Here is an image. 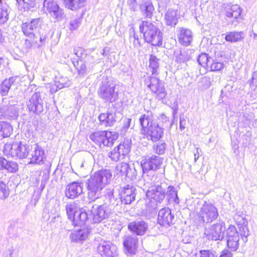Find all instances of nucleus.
<instances>
[{
	"label": "nucleus",
	"mask_w": 257,
	"mask_h": 257,
	"mask_svg": "<svg viewBox=\"0 0 257 257\" xmlns=\"http://www.w3.org/2000/svg\"><path fill=\"white\" fill-rule=\"evenodd\" d=\"M130 165L126 163L122 162L118 164L115 168V173L118 175L124 176Z\"/></svg>",
	"instance_id": "79ce46f5"
},
{
	"label": "nucleus",
	"mask_w": 257,
	"mask_h": 257,
	"mask_svg": "<svg viewBox=\"0 0 257 257\" xmlns=\"http://www.w3.org/2000/svg\"><path fill=\"white\" fill-rule=\"evenodd\" d=\"M225 230V223L223 221H219L206 228L204 233L209 239L221 240L224 238Z\"/></svg>",
	"instance_id": "ddd939ff"
},
{
	"label": "nucleus",
	"mask_w": 257,
	"mask_h": 257,
	"mask_svg": "<svg viewBox=\"0 0 257 257\" xmlns=\"http://www.w3.org/2000/svg\"><path fill=\"white\" fill-rule=\"evenodd\" d=\"M31 40L26 39L25 45L27 48H31L33 44H38L39 40L37 39H31Z\"/></svg>",
	"instance_id": "052dcab7"
},
{
	"label": "nucleus",
	"mask_w": 257,
	"mask_h": 257,
	"mask_svg": "<svg viewBox=\"0 0 257 257\" xmlns=\"http://www.w3.org/2000/svg\"><path fill=\"white\" fill-rule=\"evenodd\" d=\"M250 84L251 86L254 87V89L257 87V77H255L253 75Z\"/></svg>",
	"instance_id": "69168bd1"
},
{
	"label": "nucleus",
	"mask_w": 257,
	"mask_h": 257,
	"mask_svg": "<svg viewBox=\"0 0 257 257\" xmlns=\"http://www.w3.org/2000/svg\"><path fill=\"white\" fill-rule=\"evenodd\" d=\"M241 10L238 5H233L226 12L225 16L229 18L237 19L240 16Z\"/></svg>",
	"instance_id": "e433bc0d"
},
{
	"label": "nucleus",
	"mask_w": 257,
	"mask_h": 257,
	"mask_svg": "<svg viewBox=\"0 0 257 257\" xmlns=\"http://www.w3.org/2000/svg\"><path fill=\"white\" fill-rule=\"evenodd\" d=\"M137 171L134 167H131L130 166L127 170L124 177H126L128 180H134L137 179Z\"/></svg>",
	"instance_id": "8fccbe9b"
},
{
	"label": "nucleus",
	"mask_w": 257,
	"mask_h": 257,
	"mask_svg": "<svg viewBox=\"0 0 257 257\" xmlns=\"http://www.w3.org/2000/svg\"><path fill=\"white\" fill-rule=\"evenodd\" d=\"M13 128L8 122L1 121L0 124V140L4 138L9 137L12 134Z\"/></svg>",
	"instance_id": "f704fd0d"
},
{
	"label": "nucleus",
	"mask_w": 257,
	"mask_h": 257,
	"mask_svg": "<svg viewBox=\"0 0 257 257\" xmlns=\"http://www.w3.org/2000/svg\"><path fill=\"white\" fill-rule=\"evenodd\" d=\"M18 8L19 10H28L34 6L33 0H31L30 3L26 2L25 0H16Z\"/></svg>",
	"instance_id": "c03bdc74"
},
{
	"label": "nucleus",
	"mask_w": 257,
	"mask_h": 257,
	"mask_svg": "<svg viewBox=\"0 0 257 257\" xmlns=\"http://www.w3.org/2000/svg\"><path fill=\"white\" fill-rule=\"evenodd\" d=\"M43 7L47 14L57 21H61L65 17L63 10L53 0H44Z\"/></svg>",
	"instance_id": "4468645a"
},
{
	"label": "nucleus",
	"mask_w": 257,
	"mask_h": 257,
	"mask_svg": "<svg viewBox=\"0 0 257 257\" xmlns=\"http://www.w3.org/2000/svg\"><path fill=\"white\" fill-rule=\"evenodd\" d=\"M196 257H217L214 251L210 250H201Z\"/></svg>",
	"instance_id": "6e6d98bb"
},
{
	"label": "nucleus",
	"mask_w": 257,
	"mask_h": 257,
	"mask_svg": "<svg viewBox=\"0 0 257 257\" xmlns=\"http://www.w3.org/2000/svg\"><path fill=\"white\" fill-rule=\"evenodd\" d=\"M77 165L79 168L80 169H82L84 167L87 168L88 166V164L86 163L85 161L84 160H82L80 162H79Z\"/></svg>",
	"instance_id": "774afa93"
},
{
	"label": "nucleus",
	"mask_w": 257,
	"mask_h": 257,
	"mask_svg": "<svg viewBox=\"0 0 257 257\" xmlns=\"http://www.w3.org/2000/svg\"><path fill=\"white\" fill-rule=\"evenodd\" d=\"M66 210L68 218L70 220L74 217L76 211H78L76 203L74 202L68 203L66 205Z\"/></svg>",
	"instance_id": "37998d69"
},
{
	"label": "nucleus",
	"mask_w": 257,
	"mask_h": 257,
	"mask_svg": "<svg viewBox=\"0 0 257 257\" xmlns=\"http://www.w3.org/2000/svg\"><path fill=\"white\" fill-rule=\"evenodd\" d=\"M140 32L144 35L146 42L155 46L162 45L163 34L154 23L148 21H143L140 25Z\"/></svg>",
	"instance_id": "39448f33"
},
{
	"label": "nucleus",
	"mask_w": 257,
	"mask_h": 257,
	"mask_svg": "<svg viewBox=\"0 0 257 257\" xmlns=\"http://www.w3.org/2000/svg\"><path fill=\"white\" fill-rule=\"evenodd\" d=\"M244 34L242 32H227L225 37V40L227 42L234 43L241 41L244 38Z\"/></svg>",
	"instance_id": "72a5a7b5"
},
{
	"label": "nucleus",
	"mask_w": 257,
	"mask_h": 257,
	"mask_svg": "<svg viewBox=\"0 0 257 257\" xmlns=\"http://www.w3.org/2000/svg\"><path fill=\"white\" fill-rule=\"evenodd\" d=\"M83 184L79 182H73L69 184L66 188L65 195L70 199H74L82 192Z\"/></svg>",
	"instance_id": "5701e85b"
},
{
	"label": "nucleus",
	"mask_w": 257,
	"mask_h": 257,
	"mask_svg": "<svg viewBox=\"0 0 257 257\" xmlns=\"http://www.w3.org/2000/svg\"><path fill=\"white\" fill-rule=\"evenodd\" d=\"M49 87L50 88V92L51 94L55 93L58 91V89H59L58 85L55 82L54 84H49Z\"/></svg>",
	"instance_id": "680f3d73"
},
{
	"label": "nucleus",
	"mask_w": 257,
	"mask_h": 257,
	"mask_svg": "<svg viewBox=\"0 0 257 257\" xmlns=\"http://www.w3.org/2000/svg\"><path fill=\"white\" fill-rule=\"evenodd\" d=\"M212 59L206 53H201L198 56L197 61L199 65L204 68L208 67Z\"/></svg>",
	"instance_id": "a19ab883"
},
{
	"label": "nucleus",
	"mask_w": 257,
	"mask_h": 257,
	"mask_svg": "<svg viewBox=\"0 0 257 257\" xmlns=\"http://www.w3.org/2000/svg\"><path fill=\"white\" fill-rule=\"evenodd\" d=\"M31 146L20 142L7 143L5 145L3 152L7 156L19 159L28 158Z\"/></svg>",
	"instance_id": "423d86ee"
},
{
	"label": "nucleus",
	"mask_w": 257,
	"mask_h": 257,
	"mask_svg": "<svg viewBox=\"0 0 257 257\" xmlns=\"http://www.w3.org/2000/svg\"><path fill=\"white\" fill-rule=\"evenodd\" d=\"M210 67L212 71H221L224 68V64L217 60H213L210 64Z\"/></svg>",
	"instance_id": "864d4df0"
},
{
	"label": "nucleus",
	"mask_w": 257,
	"mask_h": 257,
	"mask_svg": "<svg viewBox=\"0 0 257 257\" xmlns=\"http://www.w3.org/2000/svg\"><path fill=\"white\" fill-rule=\"evenodd\" d=\"M139 122L142 126V131L146 132L149 127L156 123L155 116L151 111H147L139 118Z\"/></svg>",
	"instance_id": "4be33fe9"
},
{
	"label": "nucleus",
	"mask_w": 257,
	"mask_h": 257,
	"mask_svg": "<svg viewBox=\"0 0 257 257\" xmlns=\"http://www.w3.org/2000/svg\"><path fill=\"white\" fill-rule=\"evenodd\" d=\"M134 2L135 4L140 6V9L146 18H152L154 9L149 0H134Z\"/></svg>",
	"instance_id": "a878e982"
},
{
	"label": "nucleus",
	"mask_w": 257,
	"mask_h": 257,
	"mask_svg": "<svg viewBox=\"0 0 257 257\" xmlns=\"http://www.w3.org/2000/svg\"><path fill=\"white\" fill-rule=\"evenodd\" d=\"M45 153L43 149L38 144L31 145L28 159L29 164L41 165L44 163Z\"/></svg>",
	"instance_id": "dca6fc26"
},
{
	"label": "nucleus",
	"mask_w": 257,
	"mask_h": 257,
	"mask_svg": "<svg viewBox=\"0 0 257 257\" xmlns=\"http://www.w3.org/2000/svg\"><path fill=\"white\" fill-rule=\"evenodd\" d=\"M148 228L147 223L143 220H136L128 224V229L135 235H143L147 231Z\"/></svg>",
	"instance_id": "aec40b11"
},
{
	"label": "nucleus",
	"mask_w": 257,
	"mask_h": 257,
	"mask_svg": "<svg viewBox=\"0 0 257 257\" xmlns=\"http://www.w3.org/2000/svg\"><path fill=\"white\" fill-rule=\"evenodd\" d=\"M89 232V229L86 227L75 229L70 234V238L73 242L84 240L87 238Z\"/></svg>",
	"instance_id": "bb28decb"
},
{
	"label": "nucleus",
	"mask_w": 257,
	"mask_h": 257,
	"mask_svg": "<svg viewBox=\"0 0 257 257\" xmlns=\"http://www.w3.org/2000/svg\"><path fill=\"white\" fill-rule=\"evenodd\" d=\"M89 218L88 214L85 210L79 209L78 211H76L74 217L72 218L70 221L74 226H81L83 225Z\"/></svg>",
	"instance_id": "cd10ccee"
},
{
	"label": "nucleus",
	"mask_w": 257,
	"mask_h": 257,
	"mask_svg": "<svg viewBox=\"0 0 257 257\" xmlns=\"http://www.w3.org/2000/svg\"><path fill=\"white\" fill-rule=\"evenodd\" d=\"M0 193L2 194V195L4 198H7L9 195V190L7 188L6 184H5L3 181L0 180Z\"/></svg>",
	"instance_id": "13d9d810"
},
{
	"label": "nucleus",
	"mask_w": 257,
	"mask_h": 257,
	"mask_svg": "<svg viewBox=\"0 0 257 257\" xmlns=\"http://www.w3.org/2000/svg\"><path fill=\"white\" fill-rule=\"evenodd\" d=\"M112 177L109 170H101L95 172L88 179L86 188L88 199L94 201L99 198L102 190L109 183Z\"/></svg>",
	"instance_id": "f03ea898"
},
{
	"label": "nucleus",
	"mask_w": 257,
	"mask_h": 257,
	"mask_svg": "<svg viewBox=\"0 0 257 257\" xmlns=\"http://www.w3.org/2000/svg\"><path fill=\"white\" fill-rule=\"evenodd\" d=\"M234 218L237 223L238 231L234 225H229L226 231L227 246L232 251H235L239 245V236L244 242L247 241L249 231L247 226V221L244 217L237 213Z\"/></svg>",
	"instance_id": "f257e3e1"
},
{
	"label": "nucleus",
	"mask_w": 257,
	"mask_h": 257,
	"mask_svg": "<svg viewBox=\"0 0 257 257\" xmlns=\"http://www.w3.org/2000/svg\"><path fill=\"white\" fill-rule=\"evenodd\" d=\"M175 216L168 207L160 209L158 215V223L162 226L167 227L174 223Z\"/></svg>",
	"instance_id": "f3484780"
},
{
	"label": "nucleus",
	"mask_w": 257,
	"mask_h": 257,
	"mask_svg": "<svg viewBox=\"0 0 257 257\" xmlns=\"http://www.w3.org/2000/svg\"><path fill=\"white\" fill-rule=\"evenodd\" d=\"M100 123L105 127L112 126L116 122V114L112 111H107L105 113H101L98 116Z\"/></svg>",
	"instance_id": "393cba45"
},
{
	"label": "nucleus",
	"mask_w": 257,
	"mask_h": 257,
	"mask_svg": "<svg viewBox=\"0 0 257 257\" xmlns=\"http://www.w3.org/2000/svg\"><path fill=\"white\" fill-rule=\"evenodd\" d=\"M138 243V237L134 234L126 235L123 237L124 247L130 254H134L135 253Z\"/></svg>",
	"instance_id": "b1692460"
},
{
	"label": "nucleus",
	"mask_w": 257,
	"mask_h": 257,
	"mask_svg": "<svg viewBox=\"0 0 257 257\" xmlns=\"http://www.w3.org/2000/svg\"><path fill=\"white\" fill-rule=\"evenodd\" d=\"M86 0H68L65 5L68 9L75 11L83 7Z\"/></svg>",
	"instance_id": "4c0bfd02"
},
{
	"label": "nucleus",
	"mask_w": 257,
	"mask_h": 257,
	"mask_svg": "<svg viewBox=\"0 0 257 257\" xmlns=\"http://www.w3.org/2000/svg\"><path fill=\"white\" fill-rule=\"evenodd\" d=\"M178 18L177 11L172 9L168 10L165 15L166 25L174 27L178 22Z\"/></svg>",
	"instance_id": "2f4dec72"
},
{
	"label": "nucleus",
	"mask_w": 257,
	"mask_h": 257,
	"mask_svg": "<svg viewBox=\"0 0 257 257\" xmlns=\"http://www.w3.org/2000/svg\"><path fill=\"white\" fill-rule=\"evenodd\" d=\"M219 257H233L232 253L227 249H224Z\"/></svg>",
	"instance_id": "e2e57ef3"
},
{
	"label": "nucleus",
	"mask_w": 257,
	"mask_h": 257,
	"mask_svg": "<svg viewBox=\"0 0 257 257\" xmlns=\"http://www.w3.org/2000/svg\"><path fill=\"white\" fill-rule=\"evenodd\" d=\"M119 202L113 195V189L109 188L104 195V203L101 205L92 206L89 217L94 223H100L107 219L110 215V211L117 205Z\"/></svg>",
	"instance_id": "7ed1b4c3"
},
{
	"label": "nucleus",
	"mask_w": 257,
	"mask_h": 257,
	"mask_svg": "<svg viewBox=\"0 0 257 257\" xmlns=\"http://www.w3.org/2000/svg\"><path fill=\"white\" fill-rule=\"evenodd\" d=\"M149 62V68L152 74H158V69L159 66V59L156 56L151 55Z\"/></svg>",
	"instance_id": "ea45409f"
},
{
	"label": "nucleus",
	"mask_w": 257,
	"mask_h": 257,
	"mask_svg": "<svg viewBox=\"0 0 257 257\" xmlns=\"http://www.w3.org/2000/svg\"><path fill=\"white\" fill-rule=\"evenodd\" d=\"M163 161V158L153 154L142 157L141 166L145 182L152 183L155 180H157L155 172L160 168Z\"/></svg>",
	"instance_id": "20e7f679"
},
{
	"label": "nucleus",
	"mask_w": 257,
	"mask_h": 257,
	"mask_svg": "<svg viewBox=\"0 0 257 257\" xmlns=\"http://www.w3.org/2000/svg\"><path fill=\"white\" fill-rule=\"evenodd\" d=\"M166 144L165 142H159L156 146H154V149L156 153L159 155H163L166 151Z\"/></svg>",
	"instance_id": "603ef678"
},
{
	"label": "nucleus",
	"mask_w": 257,
	"mask_h": 257,
	"mask_svg": "<svg viewBox=\"0 0 257 257\" xmlns=\"http://www.w3.org/2000/svg\"><path fill=\"white\" fill-rule=\"evenodd\" d=\"M43 100L40 92H35L32 94L27 102L28 110L35 114H39L43 111Z\"/></svg>",
	"instance_id": "2eb2a0df"
},
{
	"label": "nucleus",
	"mask_w": 257,
	"mask_h": 257,
	"mask_svg": "<svg viewBox=\"0 0 257 257\" xmlns=\"http://www.w3.org/2000/svg\"><path fill=\"white\" fill-rule=\"evenodd\" d=\"M192 40V32L189 29L182 28L179 35V41L184 46H188Z\"/></svg>",
	"instance_id": "7c9ffc66"
},
{
	"label": "nucleus",
	"mask_w": 257,
	"mask_h": 257,
	"mask_svg": "<svg viewBox=\"0 0 257 257\" xmlns=\"http://www.w3.org/2000/svg\"><path fill=\"white\" fill-rule=\"evenodd\" d=\"M148 187V190L146 192L147 197L155 201L161 202L165 197L166 190L162 186V184L159 180H155L152 183L145 182Z\"/></svg>",
	"instance_id": "9d476101"
},
{
	"label": "nucleus",
	"mask_w": 257,
	"mask_h": 257,
	"mask_svg": "<svg viewBox=\"0 0 257 257\" xmlns=\"http://www.w3.org/2000/svg\"><path fill=\"white\" fill-rule=\"evenodd\" d=\"M166 196L168 201L174 202L176 203H179V198L178 197L177 191L173 186H170L168 187Z\"/></svg>",
	"instance_id": "58836bf2"
},
{
	"label": "nucleus",
	"mask_w": 257,
	"mask_h": 257,
	"mask_svg": "<svg viewBox=\"0 0 257 257\" xmlns=\"http://www.w3.org/2000/svg\"><path fill=\"white\" fill-rule=\"evenodd\" d=\"M55 82L58 85L59 89L69 87L71 83L70 81L66 77H61L58 80H56Z\"/></svg>",
	"instance_id": "3c124183"
},
{
	"label": "nucleus",
	"mask_w": 257,
	"mask_h": 257,
	"mask_svg": "<svg viewBox=\"0 0 257 257\" xmlns=\"http://www.w3.org/2000/svg\"><path fill=\"white\" fill-rule=\"evenodd\" d=\"M200 220L208 223L217 219L218 213L216 207L210 203L205 201L198 212Z\"/></svg>",
	"instance_id": "f8f14e48"
},
{
	"label": "nucleus",
	"mask_w": 257,
	"mask_h": 257,
	"mask_svg": "<svg viewBox=\"0 0 257 257\" xmlns=\"http://www.w3.org/2000/svg\"><path fill=\"white\" fill-rule=\"evenodd\" d=\"M146 132L153 142L159 141L163 134V129L159 126L157 122L152 126L149 127Z\"/></svg>",
	"instance_id": "c85d7f7f"
},
{
	"label": "nucleus",
	"mask_w": 257,
	"mask_h": 257,
	"mask_svg": "<svg viewBox=\"0 0 257 257\" xmlns=\"http://www.w3.org/2000/svg\"><path fill=\"white\" fill-rule=\"evenodd\" d=\"M98 253L102 257H117L116 246L109 241H102L97 247Z\"/></svg>",
	"instance_id": "a211bd4d"
},
{
	"label": "nucleus",
	"mask_w": 257,
	"mask_h": 257,
	"mask_svg": "<svg viewBox=\"0 0 257 257\" xmlns=\"http://www.w3.org/2000/svg\"><path fill=\"white\" fill-rule=\"evenodd\" d=\"M195 50L193 49H177L174 50V55L176 61L180 63H185L193 56Z\"/></svg>",
	"instance_id": "412c9836"
},
{
	"label": "nucleus",
	"mask_w": 257,
	"mask_h": 257,
	"mask_svg": "<svg viewBox=\"0 0 257 257\" xmlns=\"http://www.w3.org/2000/svg\"><path fill=\"white\" fill-rule=\"evenodd\" d=\"M4 169L11 173H15L18 170V165L14 161H8L6 159Z\"/></svg>",
	"instance_id": "de8ad7c7"
},
{
	"label": "nucleus",
	"mask_w": 257,
	"mask_h": 257,
	"mask_svg": "<svg viewBox=\"0 0 257 257\" xmlns=\"http://www.w3.org/2000/svg\"><path fill=\"white\" fill-rule=\"evenodd\" d=\"M132 119L130 118H125L123 120V125L121 128L122 132H126L128 128L130 127Z\"/></svg>",
	"instance_id": "bf43d9fd"
},
{
	"label": "nucleus",
	"mask_w": 257,
	"mask_h": 257,
	"mask_svg": "<svg viewBox=\"0 0 257 257\" xmlns=\"http://www.w3.org/2000/svg\"><path fill=\"white\" fill-rule=\"evenodd\" d=\"M117 138L116 133L108 131L95 132L89 136V139L100 147L102 146L111 147Z\"/></svg>",
	"instance_id": "6e6552de"
},
{
	"label": "nucleus",
	"mask_w": 257,
	"mask_h": 257,
	"mask_svg": "<svg viewBox=\"0 0 257 257\" xmlns=\"http://www.w3.org/2000/svg\"><path fill=\"white\" fill-rule=\"evenodd\" d=\"M43 20L40 18L32 19L29 22L23 23L21 25L22 30L24 34L30 39H38L42 43L45 40V36L41 35L39 28L41 26Z\"/></svg>",
	"instance_id": "0eeeda50"
},
{
	"label": "nucleus",
	"mask_w": 257,
	"mask_h": 257,
	"mask_svg": "<svg viewBox=\"0 0 257 257\" xmlns=\"http://www.w3.org/2000/svg\"><path fill=\"white\" fill-rule=\"evenodd\" d=\"M186 120L184 117H180V128L181 130H184L185 128Z\"/></svg>",
	"instance_id": "0e129e2a"
},
{
	"label": "nucleus",
	"mask_w": 257,
	"mask_h": 257,
	"mask_svg": "<svg viewBox=\"0 0 257 257\" xmlns=\"http://www.w3.org/2000/svg\"><path fill=\"white\" fill-rule=\"evenodd\" d=\"M108 156L112 161L118 162L122 160L120 155L116 150L115 148L108 153Z\"/></svg>",
	"instance_id": "5fc2aeb1"
},
{
	"label": "nucleus",
	"mask_w": 257,
	"mask_h": 257,
	"mask_svg": "<svg viewBox=\"0 0 257 257\" xmlns=\"http://www.w3.org/2000/svg\"><path fill=\"white\" fill-rule=\"evenodd\" d=\"M82 21L80 17H76L71 19L69 24V29L71 31L77 30Z\"/></svg>",
	"instance_id": "09e8293b"
},
{
	"label": "nucleus",
	"mask_w": 257,
	"mask_h": 257,
	"mask_svg": "<svg viewBox=\"0 0 257 257\" xmlns=\"http://www.w3.org/2000/svg\"><path fill=\"white\" fill-rule=\"evenodd\" d=\"M160 119L162 121V122L163 123H169L168 118L164 114H162L160 115Z\"/></svg>",
	"instance_id": "338daca9"
},
{
	"label": "nucleus",
	"mask_w": 257,
	"mask_h": 257,
	"mask_svg": "<svg viewBox=\"0 0 257 257\" xmlns=\"http://www.w3.org/2000/svg\"><path fill=\"white\" fill-rule=\"evenodd\" d=\"M145 84L154 93L155 97L158 100H164L167 92L163 82L155 76H149L145 80Z\"/></svg>",
	"instance_id": "9b49d317"
},
{
	"label": "nucleus",
	"mask_w": 257,
	"mask_h": 257,
	"mask_svg": "<svg viewBox=\"0 0 257 257\" xmlns=\"http://www.w3.org/2000/svg\"><path fill=\"white\" fill-rule=\"evenodd\" d=\"M132 33L133 36L131 34L129 38L130 41L132 43L130 47L131 48H138L141 45L140 40H139L138 36L135 34L134 29H133Z\"/></svg>",
	"instance_id": "49530a36"
},
{
	"label": "nucleus",
	"mask_w": 257,
	"mask_h": 257,
	"mask_svg": "<svg viewBox=\"0 0 257 257\" xmlns=\"http://www.w3.org/2000/svg\"><path fill=\"white\" fill-rule=\"evenodd\" d=\"M77 69L78 74L83 76L87 72L85 62L82 59H79L76 62V64H74Z\"/></svg>",
	"instance_id": "a18cd8bd"
},
{
	"label": "nucleus",
	"mask_w": 257,
	"mask_h": 257,
	"mask_svg": "<svg viewBox=\"0 0 257 257\" xmlns=\"http://www.w3.org/2000/svg\"><path fill=\"white\" fill-rule=\"evenodd\" d=\"M99 96L106 102H113L118 98V90L113 83L105 80L101 82L98 90Z\"/></svg>",
	"instance_id": "1a4fd4ad"
},
{
	"label": "nucleus",
	"mask_w": 257,
	"mask_h": 257,
	"mask_svg": "<svg viewBox=\"0 0 257 257\" xmlns=\"http://www.w3.org/2000/svg\"><path fill=\"white\" fill-rule=\"evenodd\" d=\"M17 77L13 76L8 79H5L0 85V94L2 96H6L9 91V90L12 85L14 84Z\"/></svg>",
	"instance_id": "473e14b6"
},
{
	"label": "nucleus",
	"mask_w": 257,
	"mask_h": 257,
	"mask_svg": "<svg viewBox=\"0 0 257 257\" xmlns=\"http://www.w3.org/2000/svg\"><path fill=\"white\" fill-rule=\"evenodd\" d=\"M131 147V140L129 139H125L122 143L115 147V148L120 155L121 159L123 160L130 153Z\"/></svg>",
	"instance_id": "c756f323"
},
{
	"label": "nucleus",
	"mask_w": 257,
	"mask_h": 257,
	"mask_svg": "<svg viewBox=\"0 0 257 257\" xmlns=\"http://www.w3.org/2000/svg\"><path fill=\"white\" fill-rule=\"evenodd\" d=\"M9 19L7 9L6 7L0 9V23H5Z\"/></svg>",
	"instance_id": "4d7b16f0"
},
{
	"label": "nucleus",
	"mask_w": 257,
	"mask_h": 257,
	"mask_svg": "<svg viewBox=\"0 0 257 257\" xmlns=\"http://www.w3.org/2000/svg\"><path fill=\"white\" fill-rule=\"evenodd\" d=\"M218 78L217 76L214 75L205 76L201 78L200 82L204 88H208L217 81Z\"/></svg>",
	"instance_id": "c9c22d12"
},
{
	"label": "nucleus",
	"mask_w": 257,
	"mask_h": 257,
	"mask_svg": "<svg viewBox=\"0 0 257 257\" xmlns=\"http://www.w3.org/2000/svg\"><path fill=\"white\" fill-rule=\"evenodd\" d=\"M136 189L130 185L123 187L120 192V199L122 203L130 204L135 199Z\"/></svg>",
	"instance_id": "6ab92c4d"
}]
</instances>
